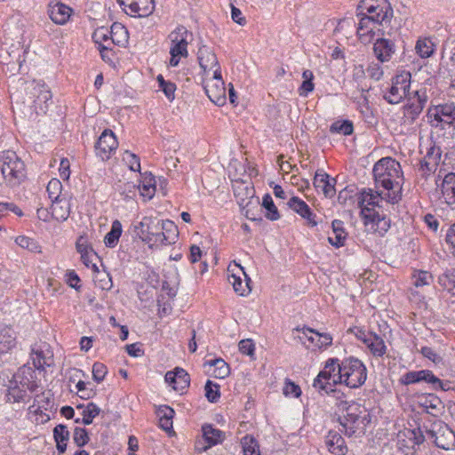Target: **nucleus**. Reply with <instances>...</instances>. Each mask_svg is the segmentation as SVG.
I'll list each match as a JSON object with an SVG mask.
<instances>
[{
	"label": "nucleus",
	"instance_id": "1",
	"mask_svg": "<svg viewBox=\"0 0 455 455\" xmlns=\"http://www.w3.org/2000/svg\"><path fill=\"white\" fill-rule=\"evenodd\" d=\"M360 215L367 233L383 235L390 228V220L384 212L386 200L379 191L369 189L357 196Z\"/></svg>",
	"mask_w": 455,
	"mask_h": 455
},
{
	"label": "nucleus",
	"instance_id": "2",
	"mask_svg": "<svg viewBox=\"0 0 455 455\" xmlns=\"http://www.w3.org/2000/svg\"><path fill=\"white\" fill-rule=\"evenodd\" d=\"M376 188H383L386 192H379L386 204H395L400 198V190L403 182V171L399 162L392 157H383L373 166Z\"/></svg>",
	"mask_w": 455,
	"mask_h": 455
},
{
	"label": "nucleus",
	"instance_id": "3",
	"mask_svg": "<svg viewBox=\"0 0 455 455\" xmlns=\"http://www.w3.org/2000/svg\"><path fill=\"white\" fill-rule=\"evenodd\" d=\"M0 171L7 186L19 185L25 178V164L14 151L0 153Z\"/></svg>",
	"mask_w": 455,
	"mask_h": 455
},
{
	"label": "nucleus",
	"instance_id": "4",
	"mask_svg": "<svg viewBox=\"0 0 455 455\" xmlns=\"http://www.w3.org/2000/svg\"><path fill=\"white\" fill-rule=\"evenodd\" d=\"M358 15L374 25H383L390 22L393 9L387 0H361L357 6Z\"/></svg>",
	"mask_w": 455,
	"mask_h": 455
},
{
	"label": "nucleus",
	"instance_id": "5",
	"mask_svg": "<svg viewBox=\"0 0 455 455\" xmlns=\"http://www.w3.org/2000/svg\"><path fill=\"white\" fill-rule=\"evenodd\" d=\"M193 40V34L184 26H178L168 35L171 67H177L182 58L188 56V46Z\"/></svg>",
	"mask_w": 455,
	"mask_h": 455
},
{
	"label": "nucleus",
	"instance_id": "6",
	"mask_svg": "<svg viewBox=\"0 0 455 455\" xmlns=\"http://www.w3.org/2000/svg\"><path fill=\"white\" fill-rule=\"evenodd\" d=\"M338 362V359H330L314 380V387L319 391H323L327 395L339 392V387L341 385V365Z\"/></svg>",
	"mask_w": 455,
	"mask_h": 455
},
{
	"label": "nucleus",
	"instance_id": "7",
	"mask_svg": "<svg viewBox=\"0 0 455 455\" xmlns=\"http://www.w3.org/2000/svg\"><path fill=\"white\" fill-rule=\"evenodd\" d=\"M427 123L435 130L455 129V105L439 104L427 109Z\"/></svg>",
	"mask_w": 455,
	"mask_h": 455
},
{
	"label": "nucleus",
	"instance_id": "8",
	"mask_svg": "<svg viewBox=\"0 0 455 455\" xmlns=\"http://www.w3.org/2000/svg\"><path fill=\"white\" fill-rule=\"evenodd\" d=\"M427 439L443 450H451L455 447V434L442 420L435 419L429 424H424Z\"/></svg>",
	"mask_w": 455,
	"mask_h": 455
},
{
	"label": "nucleus",
	"instance_id": "9",
	"mask_svg": "<svg viewBox=\"0 0 455 455\" xmlns=\"http://www.w3.org/2000/svg\"><path fill=\"white\" fill-rule=\"evenodd\" d=\"M411 85V74L402 72L396 75L393 80L390 88L384 94V99L390 104H398L403 99L411 97L409 92Z\"/></svg>",
	"mask_w": 455,
	"mask_h": 455
},
{
	"label": "nucleus",
	"instance_id": "10",
	"mask_svg": "<svg viewBox=\"0 0 455 455\" xmlns=\"http://www.w3.org/2000/svg\"><path fill=\"white\" fill-rule=\"evenodd\" d=\"M204 89L211 101L218 106L226 103V88L221 76V70H216L212 77H204Z\"/></svg>",
	"mask_w": 455,
	"mask_h": 455
},
{
	"label": "nucleus",
	"instance_id": "11",
	"mask_svg": "<svg viewBox=\"0 0 455 455\" xmlns=\"http://www.w3.org/2000/svg\"><path fill=\"white\" fill-rule=\"evenodd\" d=\"M427 101V95L425 90L415 91L403 106V124H412L421 114Z\"/></svg>",
	"mask_w": 455,
	"mask_h": 455
},
{
	"label": "nucleus",
	"instance_id": "12",
	"mask_svg": "<svg viewBox=\"0 0 455 455\" xmlns=\"http://www.w3.org/2000/svg\"><path fill=\"white\" fill-rule=\"evenodd\" d=\"M343 381L350 388L362 386L366 379V368L363 363L355 358H349L343 363Z\"/></svg>",
	"mask_w": 455,
	"mask_h": 455
},
{
	"label": "nucleus",
	"instance_id": "13",
	"mask_svg": "<svg viewBox=\"0 0 455 455\" xmlns=\"http://www.w3.org/2000/svg\"><path fill=\"white\" fill-rule=\"evenodd\" d=\"M369 415L361 416L356 412H348L343 422L345 435L351 437H359L364 435L366 427L370 423Z\"/></svg>",
	"mask_w": 455,
	"mask_h": 455
},
{
	"label": "nucleus",
	"instance_id": "14",
	"mask_svg": "<svg viewBox=\"0 0 455 455\" xmlns=\"http://www.w3.org/2000/svg\"><path fill=\"white\" fill-rule=\"evenodd\" d=\"M123 10L132 17H147L155 9L154 0H117Z\"/></svg>",
	"mask_w": 455,
	"mask_h": 455
},
{
	"label": "nucleus",
	"instance_id": "15",
	"mask_svg": "<svg viewBox=\"0 0 455 455\" xmlns=\"http://www.w3.org/2000/svg\"><path fill=\"white\" fill-rule=\"evenodd\" d=\"M296 331L302 332L303 336L299 337L300 339H306L309 342L307 348L323 349L331 345L332 338L328 333H320L309 327L297 328Z\"/></svg>",
	"mask_w": 455,
	"mask_h": 455
},
{
	"label": "nucleus",
	"instance_id": "16",
	"mask_svg": "<svg viewBox=\"0 0 455 455\" xmlns=\"http://www.w3.org/2000/svg\"><path fill=\"white\" fill-rule=\"evenodd\" d=\"M197 60L204 76H208L210 71L213 73L220 69V65L213 50L207 45H202L198 49Z\"/></svg>",
	"mask_w": 455,
	"mask_h": 455
},
{
	"label": "nucleus",
	"instance_id": "17",
	"mask_svg": "<svg viewBox=\"0 0 455 455\" xmlns=\"http://www.w3.org/2000/svg\"><path fill=\"white\" fill-rule=\"evenodd\" d=\"M117 146L114 132L111 130H105L96 143V153L102 160H108Z\"/></svg>",
	"mask_w": 455,
	"mask_h": 455
},
{
	"label": "nucleus",
	"instance_id": "18",
	"mask_svg": "<svg viewBox=\"0 0 455 455\" xmlns=\"http://www.w3.org/2000/svg\"><path fill=\"white\" fill-rule=\"evenodd\" d=\"M136 236L143 242L150 243V237L155 231L160 229V221L151 217H144L140 221L133 225Z\"/></svg>",
	"mask_w": 455,
	"mask_h": 455
},
{
	"label": "nucleus",
	"instance_id": "19",
	"mask_svg": "<svg viewBox=\"0 0 455 455\" xmlns=\"http://www.w3.org/2000/svg\"><path fill=\"white\" fill-rule=\"evenodd\" d=\"M165 381L179 392H183L190 383L188 373L182 368L177 367L173 371H167Z\"/></svg>",
	"mask_w": 455,
	"mask_h": 455
},
{
	"label": "nucleus",
	"instance_id": "20",
	"mask_svg": "<svg viewBox=\"0 0 455 455\" xmlns=\"http://www.w3.org/2000/svg\"><path fill=\"white\" fill-rule=\"evenodd\" d=\"M167 227L172 228V235H165L162 229L158 231H155L152 237H150V245L153 246H162V245H169L175 243V239L178 236V231L176 226L172 221H165L162 223V228H167Z\"/></svg>",
	"mask_w": 455,
	"mask_h": 455
},
{
	"label": "nucleus",
	"instance_id": "21",
	"mask_svg": "<svg viewBox=\"0 0 455 455\" xmlns=\"http://www.w3.org/2000/svg\"><path fill=\"white\" fill-rule=\"evenodd\" d=\"M336 179L331 178L324 172H316L314 178V186L316 190L321 191L325 197L331 198L336 194Z\"/></svg>",
	"mask_w": 455,
	"mask_h": 455
},
{
	"label": "nucleus",
	"instance_id": "22",
	"mask_svg": "<svg viewBox=\"0 0 455 455\" xmlns=\"http://www.w3.org/2000/svg\"><path fill=\"white\" fill-rule=\"evenodd\" d=\"M17 346V333L10 325H0V355L11 352Z\"/></svg>",
	"mask_w": 455,
	"mask_h": 455
},
{
	"label": "nucleus",
	"instance_id": "23",
	"mask_svg": "<svg viewBox=\"0 0 455 455\" xmlns=\"http://www.w3.org/2000/svg\"><path fill=\"white\" fill-rule=\"evenodd\" d=\"M11 51H7L5 54L1 56L3 61H4L7 67H10L12 70L20 69L22 62L25 60L24 53L25 50L20 43L17 44H12Z\"/></svg>",
	"mask_w": 455,
	"mask_h": 455
},
{
	"label": "nucleus",
	"instance_id": "24",
	"mask_svg": "<svg viewBox=\"0 0 455 455\" xmlns=\"http://www.w3.org/2000/svg\"><path fill=\"white\" fill-rule=\"evenodd\" d=\"M439 188L444 203L455 205V172L446 174Z\"/></svg>",
	"mask_w": 455,
	"mask_h": 455
},
{
	"label": "nucleus",
	"instance_id": "25",
	"mask_svg": "<svg viewBox=\"0 0 455 455\" xmlns=\"http://www.w3.org/2000/svg\"><path fill=\"white\" fill-rule=\"evenodd\" d=\"M203 435L208 444L202 448L196 445V448L199 451H205L207 449L221 443L225 439V433L220 429L212 427V425H205L203 427Z\"/></svg>",
	"mask_w": 455,
	"mask_h": 455
},
{
	"label": "nucleus",
	"instance_id": "26",
	"mask_svg": "<svg viewBox=\"0 0 455 455\" xmlns=\"http://www.w3.org/2000/svg\"><path fill=\"white\" fill-rule=\"evenodd\" d=\"M441 158V150L439 148H431L427 156L420 161L419 172L422 176L428 175L435 171Z\"/></svg>",
	"mask_w": 455,
	"mask_h": 455
},
{
	"label": "nucleus",
	"instance_id": "27",
	"mask_svg": "<svg viewBox=\"0 0 455 455\" xmlns=\"http://www.w3.org/2000/svg\"><path fill=\"white\" fill-rule=\"evenodd\" d=\"M373 51L379 61L386 62L390 60L395 53V44L386 38H378L374 43Z\"/></svg>",
	"mask_w": 455,
	"mask_h": 455
},
{
	"label": "nucleus",
	"instance_id": "28",
	"mask_svg": "<svg viewBox=\"0 0 455 455\" xmlns=\"http://www.w3.org/2000/svg\"><path fill=\"white\" fill-rule=\"evenodd\" d=\"M288 205L302 218L306 219L308 225L312 227L316 226L317 222L315 220V215L312 213L310 208L303 200L297 196H292L289 200Z\"/></svg>",
	"mask_w": 455,
	"mask_h": 455
},
{
	"label": "nucleus",
	"instance_id": "29",
	"mask_svg": "<svg viewBox=\"0 0 455 455\" xmlns=\"http://www.w3.org/2000/svg\"><path fill=\"white\" fill-rule=\"evenodd\" d=\"M419 404L428 414L435 417L442 414L444 408L441 399L433 394L421 396Z\"/></svg>",
	"mask_w": 455,
	"mask_h": 455
},
{
	"label": "nucleus",
	"instance_id": "30",
	"mask_svg": "<svg viewBox=\"0 0 455 455\" xmlns=\"http://www.w3.org/2000/svg\"><path fill=\"white\" fill-rule=\"evenodd\" d=\"M70 201L67 196H62L57 200L52 201V216L57 220H66L70 214Z\"/></svg>",
	"mask_w": 455,
	"mask_h": 455
},
{
	"label": "nucleus",
	"instance_id": "31",
	"mask_svg": "<svg viewBox=\"0 0 455 455\" xmlns=\"http://www.w3.org/2000/svg\"><path fill=\"white\" fill-rule=\"evenodd\" d=\"M72 13V9L68 5L57 3L50 6L49 15L51 20L60 25H64L68 22Z\"/></svg>",
	"mask_w": 455,
	"mask_h": 455
},
{
	"label": "nucleus",
	"instance_id": "32",
	"mask_svg": "<svg viewBox=\"0 0 455 455\" xmlns=\"http://www.w3.org/2000/svg\"><path fill=\"white\" fill-rule=\"evenodd\" d=\"M110 43L111 45L124 47L128 44L129 34L126 28L121 23L115 22L110 29Z\"/></svg>",
	"mask_w": 455,
	"mask_h": 455
},
{
	"label": "nucleus",
	"instance_id": "33",
	"mask_svg": "<svg viewBox=\"0 0 455 455\" xmlns=\"http://www.w3.org/2000/svg\"><path fill=\"white\" fill-rule=\"evenodd\" d=\"M374 24L369 21V19L361 17L357 28V36L362 44H367L371 43L375 37Z\"/></svg>",
	"mask_w": 455,
	"mask_h": 455
},
{
	"label": "nucleus",
	"instance_id": "34",
	"mask_svg": "<svg viewBox=\"0 0 455 455\" xmlns=\"http://www.w3.org/2000/svg\"><path fill=\"white\" fill-rule=\"evenodd\" d=\"M27 90L30 91V94L33 97H36V100L40 102L46 103L48 100L52 99V93L48 90V88L40 83H36V81H31L27 84Z\"/></svg>",
	"mask_w": 455,
	"mask_h": 455
},
{
	"label": "nucleus",
	"instance_id": "35",
	"mask_svg": "<svg viewBox=\"0 0 455 455\" xmlns=\"http://www.w3.org/2000/svg\"><path fill=\"white\" fill-rule=\"evenodd\" d=\"M53 435L56 442L57 450L64 453L67 449V442L69 439V431L65 425H57L53 429Z\"/></svg>",
	"mask_w": 455,
	"mask_h": 455
},
{
	"label": "nucleus",
	"instance_id": "36",
	"mask_svg": "<svg viewBox=\"0 0 455 455\" xmlns=\"http://www.w3.org/2000/svg\"><path fill=\"white\" fill-rule=\"evenodd\" d=\"M363 342L375 356H382L386 353L387 347L385 342L383 339L378 335H370L368 338L363 339Z\"/></svg>",
	"mask_w": 455,
	"mask_h": 455
},
{
	"label": "nucleus",
	"instance_id": "37",
	"mask_svg": "<svg viewBox=\"0 0 455 455\" xmlns=\"http://www.w3.org/2000/svg\"><path fill=\"white\" fill-rule=\"evenodd\" d=\"M92 270L95 272L93 281L96 286L104 291H109L112 286V278L106 271H100L96 264H92Z\"/></svg>",
	"mask_w": 455,
	"mask_h": 455
},
{
	"label": "nucleus",
	"instance_id": "38",
	"mask_svg": "<svg viewBox=\"0 0 455 455\" xmlns=\"http://www.w3.org/2000/svg\"><path fill=\"white\" fill-rule=\"evenodd\" d=\"M34 356L33 365L38 370H44L45 366H51L53 363L52 355L47 350L46 352L44 350H33Z\"/></svg>",
	"mask_w": 455,
	"mask_h": 455
},
{
	"label": "nucleus",
	"instance_id": "39",
	"mask_svg": "<svg viewBox=\"0 0 455 455\" xmlns=\"http://www.w3.org/2000/svg\"><path fill=\"white\" fill-rule=\"evenodd\" d=\"M341 435L333 430L329 431L325 444L328 451L334 455H341Z\"/></svg>",
	"mask_w": 455,
	"mask_h": 455
},
{
	"label": "nucleus",
	"instance_id": "40",
	"mask_svg": "<svg viewBox=\"0 0 455 455\" xmlns=\"http://www.w3.org/2000/svg\"><path fill=\"white\" fill-rule=\"evenodd\" d=\"M122 224L119 220L113 221L110 231L106 235L104 242L108 247H115L122 235Z\"/></svg>",
	"mask_w": 455,
	"mask_h": 455
},
{
	"label": "nucleus",
	"instance_id": "41",
	"mask_svg": "<svg viewBox=\"0 0 455 455\" xmlns=\"http://www.w3.org/2000/svg\"><path fill=\"white\" fill-rule=\"evenodd\" d=\"M243 455H260L258 441L252 436L246 435L241 439Z\"/></svg>",
	"mask_w": 455,
	"mask_h": 455
},
{
	"label": "nucleus",
	"instance_id": "42",
	"mask_svg": "<svg viewBox=\"0 0 455 455\" xmlns=\"http://www.w3.org/2000/svg\"><path fill=\"white\" fill-rule=\"evenodd\" d=\"M15 243L21 248L26 249L34 253H40L42 251L41 245L35 239L26 236L19 235L15 239Z\"/></svg>",
	"mask_w": 455,
	"mask_h": 455
},
{
	"label": "nucleus",
	"instance_id": "43",
	"mask_svg": "<svg viewBox=\"0 0 455 455\" xmlns=\"http://www.w3.org/2000/svg\"><path fill=\"white\" fill-rule=\"evenodd\" d=\"M78 409H83L82 411V423L84 425H90L93 419L97 417L100 412V409L93 403H89L85 407L79 405L77 406Z\"/></svg>",
	"mask_w": 455,
	"mask_h": 455
},
{
	"label": "nucleus",
	"instance_id": "44",
	"mask_svg": "<svg viewBox=\"0 0 455 455\" xmlns=\"http://www.w3.org/2000/svg\"><path fill=\"white\" fill-rule=\"evenodd\" d=\"M228 280L229 283L233 285L234 291L239 295L243 296L250 292L251 289L248 282L244 283L242 278L235 274L229 275Z\"/></svg>",
	"mask_w": 455,
	"mask_h": 455
},
{
	"label": "nucleus",
	"instance_id": "45",
	"mask_svg": "<svg viewBox=\"0 0 455 455\" xmlns=\"http://www.w3.org/2000/svg\"><path fill=\"white\" fill-rule=\"evenodd\" d=\"M92 39L98 45V48L111 45L109 29L108 28L101 27L97 28L92 35Z\"/></svg>",
	"mask_w": 455,
	"mask_h": 455
},
{
	"label": "nucleus",
	"instance_id": "46",
	"mask_svg": "<svg viewBox=\"0 0 455 455\" xmlns=\"http://www.w3.org/2000/svg\"><path fill=\"white\" fill-rule=\"evenodd\" d=\"M261 205L267 210L266 217L268 220H276L280 218L278 210L270 195L267 194L264 196Z\"/></svg>",
	"mask_w": 455,
	"mask_h": 455
},
{
	"label": "nucleus",
	"instance_id": "47",
	"mask_svg": "<svg viewBox=\"0 0 455 455\" xmlns=\"http://www.w3.org/2000/svg\"><path fill=\"white\" fill-rule=\"evenodd\" d=\"M302 77L304 81L299 89V92L300 96H307L309 92H313L315 87L313 72L307 69L303 72Z\"/></svg>",
	"mask_w": 455,
	"mask_h": 455
},
{
	"label": "nucleus",
	"instance_id": "48",
	"mask_svg": "<svg viewBox=\"0 0 455 455\" xmlns=\"http://www.w3.org/2000/svg\"><path fill=\"white\" fill-rule=\"evenodd\" d=\"M61 190L62 184L58 179H52L46 188V191L51 201L62 198V196H66L65 195L61 194Z\"/></svg>",
	"mask_w": 455,
	"mask_h": 455
},
{
	"label": "nucleus",
	"instance_id": "49",
	"mask_svg": "<svg viewBox=\"0 0 455 455\" xmlns=\"http://www.w3.org/2000/svg\"><path fill=\"white\" fill-rule=\"evenodd\" d=\"M415 50L421 58H428L434 52V44L428 39H419Z\"/></svg>",
	"mask_w": 455,
	"mask_h": 455
},
{
	"label": "nucleus",
	"instance_id": "50",
	"mask_svg": "<svg viewBox=\"0 0 455 455\" xmlns=\"http://www.w3.org/2000/svg\"><path fill=\"white\" fill-rule=\"evenodd\" d=\"M332 235L328 236V242L336 248L341 246V220H334L331 223Z\"/></svg>",
	"mask_w": 455,
	"mask_h": 455
},
{
	"label": "nucleus",
	"instance_id": "51",
	"mask_svg": "<svg viewBox=\"0 0 455 455\" xmlns=\"http://www.w3.org/2000/svg\"><path fill=\"white\" fill-rule=\"evenodd\" d=\"M413 284L416 287H423L425 285H429L433 276L427 271H417L412 275Z\"/></svg>",
	"mask_w": 455,
	"mask_h": 455
},
{
	"label": "nucleus",
	"instance_id": "52",
	"mask_svg": "<svg viewBox=\"0 0 455 455\" xmlns=\"http://www.w3.org/2000/svg\"><path fill=\"white\" fill-rule=\"evenodd\" d=\"M205 396L211 403H216L220 398V385L208 380L204 387Z\"/></svg>",
	"mask_w": 455,
	"mask_h": 455
},
{
	"label": "nucleus",
	"instance_id": "53",
	"mask_svg": "<svg viewBox=\"0 0 455 455\" xmlns=\"http://www.w3.org/2000/svg\"><path fill=\"white\" fill-rule=\"evenodd\" d=\"M124 161L127 164L130 170L132 172H140V158L133 153L129 151H125L124 155Z\"/></svg>",
	"mask_w": 455,
	"mask_h": 455
},
{
	"label": "nucleus",
	"instance_id": "54",
	"mask_svg": "<svg viewBox=\"0 0 455 455\" xmlns=\"http://www.w3.org/2000/svg\"><path fill=\"white\" fill-rule=\"evenodd\" d=\"M73 439L77 446L83 447L89 441L88 433L84 428L76 427L74 430Z\"/></svg>",
	"mask_w": 455,
	"mask_h": 455
},
{
	"label": "nucleus",
	"instance_id": "55",
	"mask_svg": "<svg viewBox=\"0 0 455 455\" xmlns=\"http://www.w3.org/2000/svg\"><path fill=\"white\" fill-rule=\"evenodd\" d=\"M108 372L107 367L102 363H95L92 366V377L93 379L100 383L101 382Z\"/></svg>",
	"mask_w": 455,
	"mask_h": 455
},
{
	"label": "nucleus",
	"instance_id": "56",
	"mask_svg": "<svg viewBox=\"0 0 455 455\" xmlns=\"http://www.w3.org/2000/svg\"><path fill=\"white\" fill-rule=\"evenodd\" d=\"M283 392L285 396H293L296 398L301 395L300 387L289 379L285 381Z\"/></svg>",
	"mask_w": 455,
	"mask_h": 455
},
{
	"label": "nucleus",
	"instance_id": "57",
	"mask_svg": "<svg viewBox=\"0 0 455 455\" xmlns=\"http://www.w3.org/2000/svg\"><path fill=\"white\" fill-rule=\"evenodd\" d=\"M239 351L246 355L252 357L254 355L255 345L252 339H242L238 344Z\"/></svg>",
	"mask_w": 455,
	"mask_h": 455
},
{
	"label": "nucleus",
	"instance_id": "58",
	"mask_svg": "<svg viewBox=\"0 0 455 455\" xmlns=\"http://www.w3.org/2000/svg\"><path fill=\"white\" fill-rule=\"evenodd\" d=\"M417 377L419 379V382L424 381L429 384H432L434 382H440V379L435 377L431 371L428 370H421L417 371Z\"/></svg>",
	"mask_w": 455,
	"mask_h": 455
},
{
	"label": "nucleus",
	"instance_id": "59",
	"mask_svg": "<svg viewBox=\"0 0 455 455\" xmlns=\"http://www.w3.org/2000/svg\"><path fill=\"white\" fill-rule=\"evenodd\" d=\"M440 283L448 291H455V275L444 274L439 277Z\"/></svg>",
	"mask_w": 455,
	"mask_h": 455
},
{
	"label": "nucleus",
	"instance_id": "60",
	"mask_svg": "<svg viewBox=\"0 0 455 455\" xmlns=\"http://www.w3.org/2000/svg\"><path fill=\"white\" fill-rule=\"evenodd\" d=\"M212 365L216 366V377L223 379L229 373L228 365L222 359H216Z\"/></svg>",
	"mask_w": 455,
	"mask_h": 455
},
{
	"label": "nucleus",
	"instance_id": "61",
	"mask_svg": "<svg viewBox=\"0 0 455 455\" xmlns=\"http://www.w3.org/2000/svg\"><path fill=\"white\" fill-rule=\"evenodd\" d=\"M414 444H421L424 443L426 439H427V434L425 432L424 425L422 427H419L411 431V437Z\"/></svg>",
	"mask_w": 455,
	"mask_h": 455
},
{
	"label": "nucleus",
	"instance_id": "62",
	"mask_svg": "<svg viewBox=\"0 0 455 455\" xmlns=\"http://www.w3.org/2000/svg\"><path fill=\"white\" fill-rule=\"evenodd\" d=\"M420 353L425 356L426 358L429 359L435 363H439L442 362V357L435 352V350L432 347H423L420 349Z\"/></svg>",
	"mask_w": 455,
	"mask_h": 455
},
{
	"label": "nucleus",
	"instance_id": "63",
	"mask_svg": "<svg viewBox=\"0 0 455 455\" xmlns=\"http://www.w3.org/2000/svg\"><path fill=\"white\" fill-rule=\"evenodd\" d=\"M368 76L374 80H379L383 76V71L378 63H371L366 70Z\"/></svg>",
	"mask_w": 455,
	"mask_h": 455
},
{
	"label": "nucleus",
	"instance_id": "64",
	"mask_svg": "<svg viewBox=\"0 0 455 455\" xmlns=\"http://www.w3.org/2000/svg\"><path fill=\"white\" fill-rule=\"evenodd\" d=\"M137 189L140 191V196L147 199H151L156 190L155 186L150 183L143 184L142 186L139 185Z\"/></svg>",
	"mask_w": 455,
	"mask_h": 455
}]
</instances>
